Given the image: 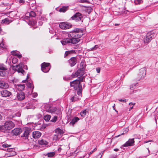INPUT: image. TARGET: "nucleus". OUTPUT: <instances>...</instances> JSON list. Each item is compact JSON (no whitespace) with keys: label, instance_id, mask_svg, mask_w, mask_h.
Listing matches in <instances>:
<instances>
[{"label":"nucleus","instance_id":"49530a36","mask_svg":"<svg viewBox=\"0 0 158 158\" xmlns=\"http://www.w3.org/2000/svg\"><path fill=\"white\" fill-rule=\"evenodd\" d=\"M142 0H135V2L136 4L140 3L142 2Z\"/></svg>","mask_w":158,"mask_h":158},{"label":"nucleus","instance_id":"4468645a","mask_svg":"<svg viewBox=\"0 0 158 158\" xmlns=\"http://www.w3.org/2000/svg\"><path fill=\"white\" fill-rule=\"evenodd\" d=\"M134 139H129L123 145V147H127L134 145L135 142Z\"/></svg>","mask_w":158,"mask_h":158},{"label":"nucleus","instance_id":"e433bc0d","mask_svg":"<svg viewBox=\"0 0 158 158\" xmlns=\"http://www.w3.org/2000/svg\"><path fill=\"white\" fill-rule=\"evenodd\" d=\"M57 116H54L50 120V121L52 122L55 123L57 121Z\"/></svg>","mask_w":158,"mask_h":158},{"label":"nucleus","instance_id":"69168bd1","mask_svg":"<svg viewBox=\"0 0 158 158\" xmlns=\"http://www.w3.org/2000/svg\"><path fill=\"white\" fill-rule=\"evenodd\" d=\"M2 5H4L5 6H7L9 5L8 3H4V2H3L2 3Z\"/></svg>","mask_w":158,"mask_h":158},{"label":"nucleus","instance_id":"ea45409f","mask_svg":"<svg viewBox=\"0 0 158 158\" xmlns=\"http://www.w3.org/2000/svg\"><path fill=\"white\" fill-rule=\"evenodd\" d=\"M32 85L33 86V88H32V90H33L34 88V87L33 85V84H31V83L29 82V83H28L27 84V87L28 88H31ZM32 91H33V90Z\"/></svg>","mask_w":158,"mask_h":158},{"label":"nucleus","instance_id":"473e14b6","mask_svg":"<svg viewBox=\"0 0 158 158\" xmlns=\"http://www.w3.org/2000/svg\"><path fill=\"white\" fill-rule=\"evenodd\" d=\"M6 130L4 124L3 125H0V131L5 132Z\"/></svg>","mask_w":158,"mask_h":158},{"label":"nucleus","instance_id":"cd10ccee","mask_svg":"<svg viewBox=\"0 0 158 158\" xmlns=\"http://www.w3.org/2000/svg\"><path fill=\"white\" fill-rule=\"evenodd\" d=\"M129 130V129L127 127L126 128H125L123 129V133H122L120 135H118L116 136H115V138H117L118 137H119L120 135H124L125 134H126L127 133V132Z\"/></svg>","mask_w":158,"mask_h":158},{"label":"nucleus","instance_id":"c756f323","mask_svg":"<svg viewBox=\"0 0 158 158\" xmlns=\"http://www.w3.org/2000/svg\"><path fill=\"white\" fill-rule=\"evenodd\" d=\"M51 116L50 115L47 114L44 116V119L46 122L48 121L50 119Z\"/></svg>","mask_w":158,"mask_h":158},{"label":"nucleus","instance_id":"9b49d317","mask_svg":"<svg viewBox=\"0 0 158 158\" xmlns=\"http://www.w3.org/2000/svg\"><path fill=\"white\" fill-rule=\"evenodd\" d=\"M45 107L46 111L51 113H54L57 110L56 107L50 106L49 105H46Z\"/></svg>","mask_w":158,"mask_h":158},{"label":"nucleus","instance_id":"c03bdc74","mask_svg":"<svg viewBox=\"0 0 158 158\" xmlns=\"http://www.w3.org/2000/svg\"><path fill=\"white\" fill-rule=\"evenodd\" d=\"M11 53L12 55L14 56H16V55H18V53L16 52V51H13L11 52Z\"/></svg>","mask_w":158,"mask_h":158},{"label":"nucleus","instance_id":"4c0bfd02","mask_svg":"<svg viewBox=\"0 0 158 158\" xmlns=\"http://www.w3.org/2000/svg\"><path fill=\"white\" fill-rule=\"evenodd\" d=\"M18 61V59L15 57H13L11 61L14 64H15Z\"/></svg>","mask_w":158,"mask_h":158},{"label":"nucleus","instance_id":"4d7b16f0","mask_svg":"<svg viewBox=\"0 0 158 158\" xmlns=\"http://www.w3.org/2000/svg\"><path fill=\"white\" fill-rule=\"evenodd\" d=\"M96 70L97 72L98 73H100V72L101 69L100 68H98V67L96 69Z\"/></svg>","mask_w":158,"mask_h":158},{"label":"nucleus","instance_id":"f03ea898","mask_svg":"<svg viewBox=\"0 0 158 158\" xmlns=\"http://www.w3.org/2000/svg\"><path fill=\"white\" fill-rule=\"evenodd\" d=\"M83 31L80 28H75L70 32L69 37L80 38L83 35Z\"/></svg>","mask_w":158,"mask_h":158},{"label":"nucleus","instance_id":"58836bf2","mask_svg":"<svg viewBox=\"0 0 158 158\" xmlns=\"http://www.w3.org/2000/svg\"><path fill=\"white\" fill-rule=\"evenodd\" d=\"M86 111L84 110L80 113V115L82 117H84L86 115Z\"/></svg>","mask_w":158,"mask_h":158},{"label":"nucleus","instance_id":"052dcab7","mask_svg":"<svg viewBox=\"0 0 158 158\" xmlns=\"http://www.w3.org/2000/svg\"><path fill=\"white\" fill-rule=\"evenodd\" d=\"M84 78L83 77H81V78H79L78 80L79 81V82L81 83V82H82Z\"/></svg>","mask_w":158,"mask_h":158},{"label":"nucleus","instance_id":"4be33fe9","mask_svg":"<svg viewBox=\"0 0 158 158\" xmlns=\"http://www.w3.org/2000/svg\"><path fill=\"white\" fill-rule=\"evenodd\" d=\"M8 87V85L4 81L0 80V88H6Z\"/></svg>","mask_w":158,"mask_h":158},{"label":"nucleus","instance_id":"5fc2aeb1","mask_svg":"<svg viewBox=\"0 0 158 158\" xmlns=\"http://www.w3.org/2000/svg\"><path fill=\"white\" fill-rule=\"evenodd\" d=\"M11 156H15L16 155V152L14 151H13L12 153L10 154Z\"/></svg>","mask_w":158,"mask_h":158},{"label":"nucleus","instance_id":"bf43d9fd","mask_svg":"<svg viewBox=\"0 0 158 158\" xmlns=\"http://www.w3.org/2000/svg\"><path fill=\"white\" fill-rule=\"evenodd\" d=\"M59 146H61V145H59ZM59 148L58 149V152H60V151H61V150H62V148L60 147L59 146Z\"/></svg>","mask_w":158,"mask_h":158},{"label":"nucleus","instance_id":"6e6552de","mask_svg":"<svg viewBox=\"0 0 158 158\" xmlns=\"http://www.w3.org/2000/svg\"><path fill=\"white\" fill-rule=\"evenodd\" d=\"M72 25L68 23H62L59 24L60 27L63 29H68L71 28Z\"/></svg>","mask_w":158,"mask_h":158},{"label":"nucleus","instance_id":"aec40b11","mask_svg":"<svg viewBox=\"0 0 158 158\" xmlns=\"http://www.w3.org/2000/svg\"><path fill=\"white\" fill-rule=\"evenodd\" d=\"M56 134L58 135H60L61 137L62 135L64 133L63 130L60 129L59 128H56L54 131Z\"/></svg>","mask_w":158,"mask_h":158},{"label":"nucleus","instance_id":"de8ad7c7","mask_svg":"<svg viewBox=\"0 0 158 158\" xmlns=\"http://www.w3.org/2000/svg\"><path fill=\"white\" fill-rule=\"evenodd\" d=\"M72 77H76L78 76V75L77 72H77H75L74 74H72Z\"/></svg>","mask_w":158,"mask_h":158},{"label":"nucleus","instance_id":"864d4df0","mask_svg":"<svg viewBox=\"0 0 158 158\" xmlns=\"http://www.w3.org/2000/svg\"><path fill=\"white\" fill-rule=\"evenodd\" d=\"M0 47L2 48H5V47L4 45V44L2 42L0 43Z\"/></svg>","mask_w":158,"mask_h":158},{"label":"nucleus","instance_id":"3c124183","mask_svg":"<svg viewBox=\"0 0 158 158\" xmlns=\"http://www.w3.org/2000/svg\"><path fill=\"white\" fill-rule=\"evenodd\" d=\"M14 149L13 148H8L7 149V152H11L14 151Z\"/></svg>","mask_w":158,"mask_h":158},{"label":"nucleus","instance_id":"412c9836","mask_svg":"<svg viewBox=\"0 0 158 158\" xmlns=\"http://www.w3.org/2000/svg\"><path fill=\"white\" fill-rule=\"evenodd\" d=\"M79 38L71 37V38H70L71 40V43L73 44L77 43L80 41Z\"/></svg>","mask_w":158,"mask_h":158},{"label":"nucleus","instance_id":"f8f14e48","mask_svg":"<svg viewBox=\"0 0 158 158\" xmlns=\"http://www.w3.org/2000/svg\"><path fill=\"white\" fill-rule=\"evenodd\" d=\"M22 132V129L21 128H18L12 130L11 133L13 135H19Z\"/></svg>","mask_w":158,"mask_h":158},{"label":"nucleus","instance_id":"2eb2a0df","mask_svg":"<svg viewBox=\"0 0 158 158\" xmlns=\"http://www.w3.org/2000/svg\"><path fill=\"white\" fill-rule=\"evenodd\" d=\"M17 97L18 100L19 101H22L25 98L24 93L22 91H20L19 93H18Z\"/></svg>","mask_w":158,"mask_h":158},{"label":"nucleus","instance_id":"680f3d73","mask_svg":"<svg viewBox=\"0 0 158 158\" xmlns=\"http://www.w3.org/2000/svg\"><path fill=\"white\" fill-rule=\"evenodd\" d=\"M89 51H94V50H96L94 48V47H93L90 48V49H89Z\"/></svg>","mask_w":158,"mask_h":158},{"label":"nucleus","instance_id":"1a4fd4ad","mask_svg":"<svg viewBox=\"0 0 158 158\" xmlns=\"http://www.w3.org/2000/svg\"><path fill=\"white\" fill-rule=\"evenodd\" d=\"M17 69V71L19 73H21L23 75H24V73H25V71L23 69V68L24 67V64L21 63L19 64L16 65Z\"/></svg>","mask_w":158,"mask_h":158},{"label":"nucleus","instance_id":"6ab92c4d","mask_svg":"<svg viewBox=\"0 0 158 158\" xmlns=\"http://www.w3.org/2000/svg\"><path fill=\"white\" fill-rule=\"evenodd\" d=\"M41 135V133L39 131H34L32 133V137L34 139H38L40 138Z\"/></svg>","mask_w":158,"mask_h":158},{"label":"nucleus","instance_id":"774afa93","mask_svg":"<svg viewBox=\"0 0 158 158\" xmlns=\"http://www.w3.org/2000/svg\"><path fill=\"white\" fill-rule=\"evenodd\" d=\"M43 23V22L42 21H40L39 22V25L40 26L42 25Z\"/></svg>","mask_w":158,"mask_h":158},{"label":"nucleus","instance_id":"7ed1b4c3","mask_svg":"<svg viewBox=\"0 0 158 158\" xmlns=\"http://www.w3.org/2000/svg\"><path fill=\"white\" fill-rule=\"evenodd\" d=\"M50 69V64L48 63L44 62L41 64V69L44 73H47Z\"/></svg>","mask_w":158,"mask_h":158},{"label":"nucleus","instance_id":"c9c22d12","mask_svg":"<svg viewBox=\"0 0 158 158\" xmlns=\"http://www.w3.org/2000/svg\"><path fill=\"white\" fill-rule=\"evenodd\" d=\"M0 70H7V69L4 66L3 64H0Z\"/></svg>","mask_w":158,"mask_h":158},{"label":"nucleus","instance_id":"a211bd4d","mask_svg":"<svg viewBox=\"0 0 158 158\" xmlns=\"http://www.w3.org/2000/svg\"><path fill=\"white\" fill-rule=\"evenodd\" d=\"M71 40L70 38H65L60 41L62 44L64 45H69L71 43Z\"/></svg>","mask_w":158,"mask_h":158},{"label":"nucleus","instance_id":"13d9d810","mask_svg":"<svg viewBox=\"0 0 158 158\" xmlns=\"http://www.w3.org/2000/svg\"><path fill=\"white\" fill-rule=\"evenodd\" d=\"M119 101L121 102H126V100L125 99H121L119 100Z\"/></svg>","mask_w":158,"mask_h":158},{"label":"nucleus","instance_id":"dca6fc26","mask_svg":"<svg viewBox=\"0 0 158 158\" xmlns=\"http://www.w3.org/2000/svg\"><path fill=\"white\" fill-rule=\"evenodd\" d=\"M30 131L28 130H26L24 131L23 134L21 135V137L23 139H27L28 138V136L30 133Z\"/></svg>","mask_w":158,"mask_h":158},{"label":"nucleus","instance_id":"a18cd8bd","mask_svg":"<svg viewBox=\"0 0 158 158\" xmlns=\"http://www.w3.org/2000/svg\"><path fill=\"white\" fill-rule=\"evenodd\" d=\"M11 67L12 70H14L15 71H17V69L16 67V66L14 65H12L11 66Z\"/></svg>","mask_w":158,"mask_h":158},{"label":"nucleus","instance_id":"6e6d98bb","mask_svg":"<svg viewBox=\"0 0 158 158\" xmlns=\"http://www.w3.org/2000/svg\"><path fill=\"white\" fill-rule=\"evenodd\" d=\"M2 147L4 148H8V144H4L2 145Z\"/></svg>","mask_w":158,"mask_h":158},{"label":"nucleus","instance_id":"603ef678","mask_svg":"<svg viewBox=\"0 0 158 158\" xmlns=\"http://www.w3.org/2000/svg\"><path fill=\"white\" fill-rule=\"evenodd\" d=\"M81 1L82 3H89V2L88 0H81Z\"/></svg>","mask_w":158,"mask_h":158},{"label":"nucleus","instance_id":"b1692460","mask_svg":"<svg viewBox=\"0 0 158 158\" xmlns=\"http://www.w3.org/2000/svg\"><path fill=\"white\" fill-rule=\"evenodd\" d=\"M77 72L78 76H82L84 74V69H80L77 70Z\"/></svg>","mask_w":158,"mask_h":158},{"label":"nucleus","instance_id":"e2e57ef3","mask_svg":"<svg viewBox=\"0 0 158 158\" xmlns=\"http://www.w3.org/2000/svg\"><path fill=\"white\" fill-rule=\"evenodd\" d=\"M99 46L98 45H96L94 46V48L96 50L99 47Z\"/></svg>","mask_w":158,"mask_h":158},{"label":"nucleus","instance_id":"423d86ee","mask_svg":"<svg viewBox=\"0 0 158 158\" xmlns=\"http://www.w3.org/2000/svg\"><path fill=\"white\" fill-rule=\"evenodd\" d=\"M4 124L6 130H10L14 127L15 126V124L11 121H7Z\"/></svg>","mask_w":158,"mask_h":158},{"label":"nucleus","instance_id":"f704fd0d","mask_svg":"<svg viewBox=\"0 0 158 158\" xmlns=\"http://www.w3.org/2000/svg\"><path fill=\"white\" fill-rule=\"evenodd\" d=\"M5 70H0V76L4 77L6 74Z\"/></svg>","mask_w":158,"mask_h":158},{"label":"nucleus","instance_id":"f3484780","mask_svg":"<svg viewBox=\"0 0 158 158\" xmlns=\"http://www.w3.org/2000/svg\"><path fill=\"white\" fill-rule=\"evenodd\" d=\"M26 15H27L25 16V18L27 19H29L31 17H35L36 15V13L33 11H31L30 12L27 13Z\"/></svg>","mask_w":158,"mask_h":158},{"label":"nucleus","instance_id":"393cba45","mask_svg":"<svg viewBox=\"0 0 158 158\" xmlns=\"http://www.w3.org/2000/svg\"><path fill=\"white\" fill-rule=\"evenodd\" d=\"M76 53L75 50H72L68 51H66L64 55V57L65 58L67 56L70 54Z\"/></svg>","mask_w":158,"mask_h":158},{"label":"nucleus","instance_id":"a19ab883","mask_svg":"<svg viewBox=\"0 0 158 158\" xmlns=\"http://www.w3.org/2000/svg\"><path fill=\"white\" fill-rule=\"evenodd\" d=\"M8 21H9L8 19V18H5V19H3L2 20L1 23H5L8 22Z\"/></svg>","mask_w":158,"mask_h":158},{"label":"nucleus","instance_id":"7c9ffc66","mask_svg":"<svg viewBox=\"0 0 158 158\" xmlns=\"http://www.w3.org/2000/svg\"><path fill=\"white\" fill-rule=\"evenodd\" d=\"M61 137L60 136V135H58L56 134L54 135L53 137V140L56 141L57 140H59Z\"/></svg>","mask_w":158,"mask_h":158},{"label":"nucleus","instance_id":"bb28decb","mask_svg":"<svg viewBox=\"0 0 158 158\" xmlns=\"http://www.w3.org/2000/svg\"><path fill=\"white\" fill-rule=\"evenodd\" d=\"M68 6H63L60 9L59 11L61 12H65L68 10Z\"/></svg>","mask_w":158,"mask_h":158},{"label":"nucleus","instance_id":"5701e85b","mask_svg":"<svg viewBox=\"0 0 158 158\" xmlns=\"http://www.w3.org/2000/svg\"><path fill=\"white\" fill-rule=\"evenodd\" d=\"M79 120V118L78 117H75L71 121L70 123V124H72L73 126L75 123Z\"/></svg>","mask_w":158,"mask_h":158},{"label":"nucleus","instance_id":"37998d69","mask_svg":"<svg viewBox=\"0 0 158 158\" xmlns=\"http://www.w3.org/2000/svg\"><path fill=\"white\" fill-rule=\"evenodd\" d=\"M73 96L74 97L75 101H78L80 99L79 96L78 97L76 94H75Z\"/></svg>","mask_w":158,"mask_h":158},{"label":"nucleus","instance_id":"0eeeda50","mask_svg":"<svg viewBox=\"0 0 158 158\" xmlns=\"http://www.w3.org/2000/svg\"><path fill=\"white\" fill-rule=\"evenodd\" d=\"M154 38V35L152 34L151 32H148L146 34L145 37L143 39V41L145 43H148Z\"/></svg>","mask_w":158,"mask_h":158},{"label":"nucleus","instance_id":"ddd939ff","mask_svg":"<svg viewBox=\"0 0 158 158\" xmlns=\"http://www.w3.org/2000/svg\"><path fill=\"white\" fill-rule=\"evenodd\" d=\"M1 94L3 97H9L11 94V92L6 89L3 90L1 91Z\"/></svg>","mask_w":158,"mask_h":158},{"label":"nucleus","instance_id":"39448f33","mask_svg":"<svg viewBox=\"0 0 158 158\" xmlns=\"http://www.w3.org/2000/svg\"><path fill=\"white\" fill-rule=\"evenodd\" d=\"M83 17V15L77 12L72 16L71 19L72 20H74L76 22H78L81 20Z\"/></svg>","mask_w":158,"mask_h":158},{"label":"nucleus","instance_id":"8fccbe9b","mask_svg":"<svg viewBox=\"0 0 158 158\" xmlns=\"http://www.w3.org/2000/svg\"><path fill=\"white\" fill-rule=\"evenodd\" d=\"M70 100L72 102H74L76 101L75 100L74 97L73 96H71V98L70 99Z\"/></svg>","mask_w":158,"mask_h":158},{"label":"nucleus","instance_id":"0e129e2a","mask_svg":"<svg viewBox=\"0 0 158 158\" xmlns=\"http://www.w3.org/2000/svg\"><path fill=\"white\" fill-rule=\"evenodd\" d=\"M23 69H25L27 70L28 69L27 66L26 65H24V67L23 68Z\"/></svg>","mask_w":158,"mask_h":158},{"label":"nucleus","instance_id":"a878e982","mask_svg":"<svg viewBox=\"0 0 158 158\" xmlns=\"http://www.w3.org/2000/svg\"><path fill=\"white\" fill-rule=\"evenodd\" d=\"M38 143L40 145H48V142L46 140L42 139L40 140H39L38 141Z\"/></svg>","mask_w":158,"mask_h":158},{"label":"nucleus","instance_id":"f257e3e1","mask_svg":"<svg viewBox=\"0 0 158 158\" xmlns=\"http://www.w3.org/2000/svg\"><path fill=\"white\" fill-rule=\"evenodd\" d=\"M71 86L74 87V89L75 90H77V94L78 95L81 97L82 92V90L81 84L79 82V80H76L70 83Z\"/></svg>","mask_w":158,"mask_h":158},{"label":"nucleus","instance_id":"338daca9","mask_svg":"<svg viewBox=\"0 0 158 158\" xmlns=\"http://www.w3.org/2000/svg\"><path fill=\"white\" fill-rule=\"evenodd\" d=\"M16 56L19 58V59L21 58L22 57V55L21 54H18V55H16Z\"/></svg>","mask_w":158,"mask_h":158},{"label":"nucleus","instance_id":"2f4dec72","mask_svg":"<svg viewBox=\"0 0 158 158\" xmlns=\"http://www.w3.org/2000/svg\"><path fill=\"white\" fill-rule=\"evenodd\" d=\"M55 152L48 153L47 155L49 157H52L55 155Z\"/></svg>","mask_w":158,"mask_h":158},{"label":"nucleus","instance_id":"9d476101","mask_svg":"<svg viewBox=\"0 0 158 158\" xmlns=\"http://www.w3.org/2000/svg\"><path fill=\"white\" fill-rule=\"evenodd\" d=\"M69 65L71 67L74 66L77 63V59L76 57H72L68 61Z\"/></svg>","mask_w":158,"mask_h":158},{"label":"nucleus","instance_id":"09e8293b","mask_svg":"<svg viewBox=\"0 0 158 158\" xmlns=\"http://www.w3.org/2000/svg\"><path fill=\"white\" fill-rule=\"evenodd\" d=\"M71 78L70 77H66L65 76L63 77V79L64 80L68 81V80L70 79Z\"/></svg>","mask_w":158,"mask_h":158},{"label":"nucleus","instance_id":"72a5a7b5","mask_svg":"<svg viewBox=\"0 0 158 158\" xmlns=\"http://www.w3.org/2000/svg\"><path fill=\"white\" fill-rule=\"evenodd\" d=\"M17 86L19 87V89H20L21 91L24 90L25 88V85L24 84H19L17 85Z\"/></svg>","mask_w":158,"mask_h":158},{"label":"nucleus","instance_id":"20e7f679","mask_svg":"<svg viewBox=\"0 0 158 158\" xmlns=\"http://www.w3.org/2000/svg\"><path fill=\"white\" fill-rule=\"evenodd\" d=\"M146 73V69L145 68H143L139 70V73L138 74V77L137 79L139 80L143 79L145 76Z\"/></svg>","mask_w":158,"mask_h":158},{"label":"nucleus","instance_id":"c85d7f7f","mask_svg":"<svg viewBox=\"0 0 158 158\" xmlns=\"http://www.w3.org/2000/svg\"><path fill=\"white\" fill-rule=\"evenodd\" d=\"M36 23V21L34 20H29L28 22V24L30 25L35 26Z\"/></svg>","mask_w":158,"mask_h":158},{"label":"nucleus","instance_id":"79ce46f5","mask_svg":"<svg viewBox=\"0 0 158 158\" xmlns=\"http://www.w3.org/2000/svg\"><path fill=\"white\" fill-rule=\"evenodd\" d=\"M137 84V83L134 84H132L130 86V89H135L136 86Z\"/></svg>","mask_w":158,"mask_h":158}]
</instances>
